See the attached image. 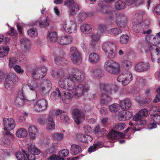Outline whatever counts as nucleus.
<instances>
[{
  "label": "nucleus",
  "instance_id": "1",
  "mask_svg": "<svg viewBox=\"0 0 160 160\" xmlns=\"http://www.w3.org/2000/svg\"><path fill=\"white\" fill-rule=\"evenodd\" d=\"M58 84L61 88L68 91L62 92V100L65 103H70L73 96L75 98L78 99L85 92H87L89 87L87 84H77L72 78L67 77H62L58 81Z\"/></svg>",
  "mask_w": 160,
  "mask_h": 160
},
{
  "label": "nucleus",
  "instance_id": "2",
  "mask_svg": "<svg viewBox=\"0 0 160 160\" xmlns=\"http://www.w3.org/2000/svg\"><path fill=\"white\" fill-rule=\"evenodd\" d=\"M97 88L100 89L101 92L100 104L103 105L110 103L112 98L107 94H109L112 92L113 86L111 84L102 82L97 83Z\"/></svg>",
  "mask_w": 160,
  "mask_h": 160
},
{
  "label": "nucleus",
  "instance_id": "3",
  "mask_svg": "<svg viewBox=\"0 0 160 160\" xmlns=\"http://www.w3.org/2000/svg\"><path fill=\"white\" fill-rule=\"evenodd\" d=\"M4 128L3 131L4 137L0 142V144L4 147H8L10 145V122L9 118L3 119Z\"/></svg>",
  "mask_w": 160,
  "mask_h": 160
},
{
  "label": "nucleus",
  "instance_id": "4",
  "mask_svg": "<svg viewBox=\"0 0 160 160\" xmlns=\"http://www.w3.org/2000/svg\"><path fill=\"white\" fill-rule=\"evenodd\" d=\"M102 48L104 52L107 54L108 58L113 59L115 58L116 45L113 42L109 41L104 42L102 44Z\"/></svg>",
  "mask_w": 160,
  "mask_h": 160
},
{
  "label": "nucleus",
  "instance_id": "5",
  "mask_svg": "<svg viewBox=\"0 0 160 160\" xmlns=\"http://www.w3.org/2000/svg\"><path fill=\"white\" fill-rule=\"evenodd\" d=\"M104 67L106 71L111 74H117L120 72L119 64L112 60L106 61L104 63Z\"/></svg>",
  "mask_w": 160,
  "mask_h": 160
},
{
  "label": "nucleus",
  "instance_id": "6",
  "mask_svg": "<svg viewBox=\"0 0 160 160\" xmlns=\"http://www.w3.org/2000/svg\"><path fill=\"white\" fill-rule=\"evenodd\" d=\"M61 25V29L67 33L71 34L76 32L77 24L73 20H71L68 21L64 20L62 22Z\"/></svg>",
  "mask_w": 160,
  "mask_h": 160
},
{
  "label": "nucleus",
  "instance_id": "7",
  "mask_svg": "<svg viewBox=\"0 0 160 160\" xmlns=\"http://www.w3.org/2000/svg\"><path fill=\"white\" fill-rule=\"evenodd\" d=\"M70 54L71 60L74 64L79 65L81 63L82 61L81 54L76 48H71Z\"/></svg>",
  "mask_w": 160,
  "mask_h": 160
},
{
  "label": "nucleus",
  "instance_id": "8",
  "mask_svg": "<svg viewBox=\"0 0 160 160\" xmlns=\"http://www.w3.org/2000/svg\"><path fill=\"white\" fill-rule=\"evenodd\" d=\"M85 74L82 71L77 68H73L71 72L69 73L68 76L63 77L72 78L75 82L74 79L76 81L79 82H82L84 78Z\"/></svg>",
  "mask_w": 160,
  "mask_h": 160
},
{
  "label": "nucleus",
  "instance_id": "9",
  "mask_svg": "<svg viewBox=\"0 0 160 160\" xmlns=\"http://www.w3.org/2000/svg\"><path fill=\"white\" fill-rule=\"evenodd\" d=\"M132 79V75L129 71L124 72L119 75L118 78V81L121 83L123 86H126L131 81Z\"/></svg>",
  "mask_w": 160,
  "mask_h": 160
},
{
  "label": "nucleus",
  "instance_id": "10",
  "mask_svg": "<svg viewBox=\"0 0 160 160\" xmlns=\"http://www.w3.org/2000/svg\"><path fill=\"white\" fill-rule=\"evenodd\" d=\"M148 114L147 109H142L136 114L133 118V120L136 122L137 125H143L146 123L144 120H141L142 118L145 117Z\"/></svg>",
  "mask_w": 160,
  "mask_h": 160
},
{
  "label": "nucleus",
  "instance_id": "11",
  "mask_svg": "<svg viewBox=\"0 0 160 160\" xmlns=\"http://www.w3.org/2000/svg\"><path fill=\"white\" fill-rule=\"evenodd\" d=\"M47 68L44 66H42L39 68L33 70L32 75L35 79H38L43 78L47 74Z\"/></svg>",
  "mask_w": 160,
  "mask_h": 160
},
{
  "label": "nucleus",
  "instance_id": "12",
  "mask_svg": "<svg viewBox=\"0 0 160 160\" xmlns=\"http://www.w3.org/2000/svg\"><path fill=\"white\" fill-rule=\"evenodd\" d=\"M119 27L124 28L127 25L128 20L126 16L122 14L117 13L114 21Z\"/></svg>",
  "mask_w": 160,
  "mask_h": 160
},
{
  "label": "nucleus",
  "instance_id": "13",
  "mask_svg": "<svg viewBox=\"0 0 160 160\" xmlns=\"http://www.w3.org/2000/svg\"><path fill=\"white\" fill-rule=\"evenodd\" d=\"M72 113L73 119L77 124L80 125L84 120L85 115L81 110L75 109L73 111Z\"/></svg>",
  "mask_w": 160,
  "mask_h": 160
},
{
  "label": "nucleus",
  "instance_id": "14",
  "mask_svg": "<svg viewBox=\"0 0 160 160\" xmlns=\"http://www.w3.org/2000/svg\"><path fill=\"white\" fill-rule=\"evenodd\" d=\"M149 50L151 53L152 61L154 62L156 59L158 62H160V48L153 47L150 46L149 47Z\"/></svg>",
  "mask_w": 160,
  "mask_h": 160
},
{
  "label": "nucleus",
  "instance_id": "15",
  "mask_svg": "<svg viewBox=\"0 0 160 160\" xmlns=\"http://www.w3.org/2000/svg\"><path fill=\"white\" fill-rule=\"evenodd\" d=\"M20 44L22 49L28 52L31 50V46L30 40L26 38H22L20 39Z\"/></svg>",
  "mask_w": 160,
  "mask_h": 160
},
{
  "label": "nucleus",
  "instance_id": "16",
  "mask_svg": "<svg viewBox=\"0 0 160 160\" xmlns=\"http://www.w3.org/2000/svg\"><path fill=\"white\" fill-rule=\"evenodd\" d=\"M106 9L101 13L105 15L111 22H114L115 18L116 16V14L117 13H116L115 11L111 6H108L107 7Z\"/></svg>",
  "mask_w": 160,
  "mask_h": 160
},
{
  "label": "nucleus",
  "instance_id": "17",
  "mask_svg": "<svg viewBox=\"0 0 160 160\" xmlns=\"http://www.w3.org/2000/svg\"><path fill=\"white\" fill-rule=\"evenodd\" d=\"M28 100L24 94L22 90L18 91V96L15 100V104L18 107H21L23 105L25 101Z\"/></svg>",
  "mask_w": 160,
  "mask_h": 160
},
{
  "label": "nucleus",
  "instance_id": "18",
  "mask_svg": "<svg viewBox=\"0 0 160 160\" xmlns=\"http://www.w3.org/2000/svg\"><path fill=\"white\" fill-rule=\"evenodd\" d=\"M150 68V64L148 62H141L137 64L135 67L136 70L139 72H145Z\"/></svg>",
  "mask_w": 160,
  "mask_h": 160
},
{
  "label": "nucleus",
  "instance_id": "19",
  "mask_svg": "<svg viewBox=\"0 0 160 160\" xmlns=\"http://www.w3.org/2000/svg\"><path fill=\"white\" fill-rule=\"evenodd\" d=\"M28 150L31 155H28V159L29 160H35V155H38L40 153V151L34 146L30 145L28 148Z\"/></svg>",
  "mask_w": 160,
  "mask_h": 160
},
{
  "label": "nucleus",
  "instance_id": "20",
  "mask_svg": "<svg viewBox=\"0 0 160 160\" xmlns=\"http://www.w3.org/2000/svg\"><path fill=\"white\" fill-rule=\"evenodd\" d=\"M48 102L44 99H41L38 100L36 103L35 107H38L36 110L37 111H41L45 110L47 107Z\"/></svg>",
  "mask_w": 160,
  "mask_h": 160
},
{
  "label": "nucleus",
  "instance_id": "21",
  "mask_svg": "<svg viewBox=\"0 0 160 160\" xmlns=\"http://www.w3.org/2000/svg\"><path fill=\"white\" fill-rule=\"evenodd\" d=\"M142 22L139 21L136 18H133L132 20L133 26L132 28V30L136 33H139L140 29H142Z\"/></svg>",
  "mask_w": 160,
  "mask_h": 160
},
{
  "label": "nucleus",
  "instance_id": "22",
  "mask_svg": "<svg viewBox=\"0 0 160 160\" xmlns=\"http://www.w3.org/2000/svg\"><path fill=\"white\" fill-rule=\"evenodd\" d=\"M120 107L124 110L128 109L132 106L131 100L128 98H125L120 101Z\"/></svg>",
  "mask_w": 160,
  "mask_h": 160
},
{
  "label": "nucleus",
  "instance_id": "23",
  "mask_svg": "<svg viewBox=\"0 0 160 160\" xmlns=\"http://www.w3.org/2000/svg\"><path fill=\"white\" fill-rule=\"evenodd\" d=\"M149 21L145 20L142 22V33L143 34L149 35L152 32V30L151 29H148L149 27Z\"/></svg>",
  "mask_w": 160,
  "mask_h": 160
},
{
  "label": "nucleus",
  "instance_id": "24",
  "mask_svg": "<svg viewBox=\"0 0 160 160\" xmlns=\"http://www.w3.org/2000/svg\"><path fill=\"white\" fill-rule=\"evenodd\" d=\"M76 139L78 140L82 141L83 142L88 143L92 140V138L91 136L89 135L80 134L77 135Z\"/></svg>",
  "mask_w": 160,
  "mask_h": 160
},
{
  "label": "nucleus",
  "instance_id": "25",
  "mask_svg": "<svg viewBox=\"0 0 160 160\" xmlns=\"http://www.w3.org/2000/svg\"><path fill=\"white\" fill-rule=\"evenodd\" d=\"M28 131L31 138L33 140L35 139L38 134L37 127L33 125H31L28 127Z\"/></svg>",
  "mask_w": 160,
  "mask_h": 160
},
{
  "label": "nucleus",
  "instance_id": "26",
  "mask_svg": "<svg viewBox=\"0 0 160 160\" xmlns=\"http://www.w3.org/2000/svg\"><path fill=\"white\" fill-rule=\"evenodd\" d=\"M125 136L124 134L116 132L114 130L111 131L108 134V137L111 139L114 140L117 138H122Z\"/></svg>",
  "mask_w": 160,
  "mask_h": 160
},
{
  "label": "nucleus",
  "instance_id": "27",
  "mask_svg": "<svg viewBox=\"0 0 160 160\" xmlns=\"http://www.w3.org/2000/svg\"><path fill=\"white\" fill-rule=\"evenodd\" d=\"M55 128V123L51 116H48L46 120V129L48 131H51Z\"/></svg>",
  "mask_w": 160,
  "mask_h": 160
},
{
  "label": "nucleus",
  "instance_id": "28",
  "mask_svg": "<svg viewBox=\"0 0 160 160\" xmlns=\"http://www.w3.org/2000/svg\"><path fill=\"white\" fill-rule=\"evenodd\" d=\"M72 41V38L69 35L63 36L58 40V42L61 44L67 45L70 43Z\"/></svg>",
  "mask_w": 160,
  "mask_h": 160
},
{
  "label": "nucleus",
  "instance_id": "29",
  "mask_svg": "<svg viewBox=\"0 0 160 160\" xmlns=\"http://www.w3.org/2000/svg\"><path fill=\"white\" fill-rule=\"evenodd\" d=\"M99 55L95 52L91 53L89 55L88 59L90 63H95L98 62L99 60Z\"/></svg>",
  "mask_w": 160,
  "mask_h": 160
},
{
  "label": "nucleus",
  "instance_id": "30",
  "mask_svg": "<svg viewBox=\"0 0 160 160\" xmlns=\"http://www.w3.org/2000/svg\"><path fill=\"white\" fill-rule=\"evenodd\" d=\"M91 37L92 40L90 43V46L92 48H96L97 46V41L99 38V34H93L91 35Z\"/></svg>",
  "mask_w": 160,
  "mask_h": 160
},
{
  "label": "nucleus",
  "instance_id": "31",
  "mask_svg": "<svg viewBox=\"0 0 160 160\" xmlns=\"http://www.w3.org/2000/svg\"><path fill=\"white\" fill-rule=\"evenodd\" d=\"M126 4L124 1L122 0L117 1L114 4V7L116 9L120 11L125 8Z\"/></svg>",
  "mask_w": 160,
  "mask_h": 160
},
{
  "label": "nucleus",
  "instance_id": "32",
  "mask_svg": "<svg viewBox=\"0 0 160 160\" xmlns=\"http://www.w3.org/2000/svg\"><path fill=\"white\" fill-rule=\"evenodd\" d=\"M51 21L50 18L47 17L45 19L41 20V18L39 19L37 22L39 23V25L41 28H45L49 26V22Z\"/></svg>",
  "mask_w": 160,
  "mask_h": 160
},
{
  "label": "nucleus",
  "instance_id": "33",
  "mask_svg": "<svg viewBox=\"0 0 160 160\" xmlns=\"http://www.w3.org/2000/svg\"><path fill=\"white\" fill-rule=\"evenodd\" d=\"M16 156L18 160H29L28 156L23 151L22 152H17L16 154Z\"/></svg>",
  "mask_w": 160,
  "mask_h": 160
},
{
  "label": "nucleus",
  "instance_id": "34",
  "mask_svg": "<svg viewBox=\"0 0 160 160\" xmlns=\"http://www.w3.org/2000/svg\"><path fill=\"white\" fill-rule=\"evenodd\" d=\"M81 150V148L80 146L73 144L71 146L70 152L72 155H75L78 154Z\"/></svg>",
  "mask_w": 160,
  "mask_h": 160
},
{
  "label": "nucleus",
  "instance_id": "35",
  "mask_svg": "<svg viewBox=\"0 0 160 160\" xmlns=\"http://www.w3.org/2000/svg\"><path fill=\"white\" fill-rule=\"evenodd\" d=\"M59 147V145L58 143H52L51 148L47 150V153L49 154L56 153L57 152L58 148Z\"/></svg>",
  "mask_w": 160,
  "mask_h": 160
},
{
  "label": "nucleus",
  "instance_id": "36",
  "mask_svg": "<svg viewBox=\"0 0 160 160\" xmlns=\"http://www.w3.org/2000/svg\"><path fill=\"white\" fill-rule=\"evenodd\" d=\"M47 39L48 41L52 42H55L56 41H57L58 40V35L57 33L55 32H49L48 35Z\"/></svg>",
  "mask_w": 160,
  "mask_h": 160
},
{
  "label": "nucleus",
  "instance_id": "37",
  "mask_svg": "<svg viewBox=\"0 0 160 160\" xmlns=\"http://www.w3.org/2000/svg\"><path fill=\"white\" fill-rule=\"evenodd\" d=\"M5 78L4 87L7 90H9L10 89V74L9 72L5 73Z\"/></svg>",
  "mask_w": 160,
  "mask_h": 160
},
{
  "label": "nucleus",
  "instance_id": "38",
  "mask_svg": "<svg viewBox=\"0 0 160 160\" xmlns=\"http://www.w3.org/2000/svg\"><path fill=\"white\" fill-rule=\"evenodd\" d=\"M27 131L23 128L19 129L16 132V135L18 138H24L27 136Z\"/></svg>",
  "mask_w": 160,
  "mask_h": 160
},
{
  "label": "nucleus",
  "instance_id": "39",
  "mask_svg": "<svg viewBox=\"0 0 160 160\" xmlns=\"http://www.w3.org/2000/svg\"><path fill=\"white\" fill-rule=\"evenodd\" d=\"M107 2L106 0H100L99 1L98 6L100 8L99 12L100 13H101L106 9V7L110 5H106Z\"/></svg>",
  "mask_w": 160,
  "mask_h": 160
},
{
  "label": "nucleus",
  "instance_id": "40",
  "mask_svg": "<svg viewBox=\"0 0 160 160\" xmlns=\"http://www.w3.org/2000/svg\"><path fill=\"white\" fill-rule=\"evenodd\" d=\"M54 62L56 64L62 65L66 64L68 63V61L66 59L59 57L55 58Z\"/></svg>",
  "mask_w": 160,
  "mask_h": 160
},
{
  "label": "nucleus",
  "instance_id": "41",
  "mask_svg": "<svg viewBox=\"0 0 160 160\" xmlns=\"http://www.w3.org/2000/svg\"><path fill=\"white\" fill-rule=\"evenodd\" d=\"M144 2V0H126V2L128 5H138L142 4Z\"/></svg>",
  "mask_w": 160,
  "mask_h": 160
},
{
  "label": "nucleus",
  "instance_id": "42",
  "mask_svg": "<svg viewBox=\"0 0 160 160\" xmlns=\"http://www.w3.org/2000/svg\"><path fill=\"white\" fill-rule=\"evenodd\" d=\"M56 91L53 92L51 94L50 98L53 100H56V99L59 98L61 96V93L59 89L57 88L55 89Z\"/></svg>",
  "mask_w": 160,
  "mask_h": 160
},
{
  "label": "nucleus",
  "instance_id": "43",
  "mask_svg": "<svg viewBox=\"0 0 160 160\" xmlns=\"http://www.w3.org/2000/svg\"><path fill=\"white\" fill-rule=\"evenodd\" d=\"M120 106L119 104L117 103H114L108 107L109 111L112 112H118L120 109Z\"/></svg>",
  "mask_w": 160,
  "mask_h": 160
},
{
  "label": "nucleus",
  "instance_id": "44",
  "mask_svg": "<svg viewBox=\"0 0 160 160\" xmlns=\"http://www.w3.org/2000/svg\"><path fill=\"white\" fill-rule=\"evenodd\" d=\"M122 32V31L121 29L118 28H112L107 31L108 34L112 35H118L121 33Z\"/></svg>",
  "mask_w": 160,
  "mask_h": 160
},
{
  "label": "nucleus",
  "instance_id": "45",
  "mask_svg": "<svg viewBox=\"0 0 160 160\" xmlns=\"http://www.w3.org/2000/svg\"><path fill=\"white\" fill-rule=\"evenodd\" d=\"M152 44L158 45L160 44V32L153 35Z\"/></svg>",
  "mask_w": 160,
  "mask_h": 160
},
{
  "label": "nucleus",
  "instance_id": "46",
  "mask_svg": "<svg viewBox=\"0 0 160 160\" xmlns=\"http://www.w3.org/2000/svg\"><path fill=\"white\" fill-rule=\"evenodd\" d=\"M92 28L88 24H83L80 27V30L83 33H86L91 32Z\"/></svg>",
  "mask_w": 160,
  "mask_h": 160
},
{
  "label": "nucleus",
  "instance_id": "47",
  "mask_svg": "<svg viewBox=\"0 0 160 160\" xmlns=\"http://www.w3.org/2000/svg\"><path fill=\"white\" fill-rule=\"evenodd\" d=\"M29 89L33 91L35 93L36 97L37 96L36 90L38 87V86L37 83L33 81L32 82L30 85L28 86Z\"/></svg>",
  "mask_w": 160,
  "mask_h": 160
},
{
  "label": "nucleus",
  "instance_id": "48",
  "mask_svg": "<svg viewBox=\"0 0 160 160\" xmlns=\"http://www.w3.org/2000/svg\"><path fill=\"white\" fill-rule=\"evenodd\" d=\"M121 65L126 69H129L132 67V63L129 60H124L122 61Z\"/></svg>",
  "mask_w": 160,
  "mask_h": 160
},
{
  "label": "nucleus",
  "instance_id": "49",
  "mask_svg": "<svg viewBox=\"0 0 160 160\" xmlns=\"http://www.w3.org/2000/svg\"><path fill=\"white\" fill-rule=\"evenodd\" d=\"M18 82V77L15 74L12 73L11 75V86L14 87Z\"/></svg>",
  "mask_w": 160,
  "mask_h": 160
},
{
  "label": "nucleus",
  "instance_id": "50",
  "mask_svg": "<svg viewBox=\"0 0 160 160\" xmlns=\"http://www.w3.org/2000/svg\"><path fill=\"white\" fill-rule=\"evenodd\" d=\"M9 50L8 47H3L0 50V57L2 58L6 56L8 53Z\"/></svg>",
  "mask_w": 160,
  "mask_h": 160
},
{
  "label": "nucleus",
  "instance_id": "51",
  "mask_svg": "<svg viewBox=\"0 0 160 160\" xmlns=\"http://www.w3.org/2000/svg\"><path fill=\"white\" fill-rule=\"evenodd\" d=\"M79 9V6L78 4H74L73 6L70 8V14L74 15L78 11Z\"/></svg>",
  "mask_w": 160,
  "mask_h": 160
},
{
  "label": "nucleus",
  "instance_id": "52",
  "mask_svg": "<svg viewBox=\"0 0 160 160\" xmlns=\"http://www.w3.org/2000/svg\"><path fill=\"white\" fill-rule=\"evenodd\" d=\"M53 137L55 140L58 141H62L64 138L63 134L60 132L54 134Z\"/></svg>",
  "mask_w": 160,
  "mask_h": 160
},
{
  "label": "nucleus",
  "instance_id": "53",
  "mask_svg": "<svg viewBox=\"0 0 160 160\" xmlns=\"http://www.w3.org/2000/svg\"><path fill=\"white\" fill-rule=\"evenodd\" d=\"M129 39V37L126 35H123L121 36L119 38V41L122 44L127 43Z\"/></svg>",
  "mask_w": 160,
  "mask_h": 160
},
{
  "label": "nucleus",
  "instance_id": "54",
  "mask_svg": "<svg viewBox=\"0 0 160 160\" xmlns=\"http://www.w3.org/2000/svg\"><path fill=\"white\" fill-rule=\"evenodd\" d=\"M28 35L30 37H35L38 35L37 29L33 28L28 30L27 31Z\"/></svg>",
  "mask_w": 160,
  "mask_h": 160
},
{
  "label": "nucleus",
  "instance_id": "55",
  "mask_svg": "<svg viewBox=\"0 0 160 160\" xmlns=\"http://www.w3.org/2000/svg\"><path fill=\"white\" fill-rule=\"evenodd\" d=\"M69 153V151L67 149H63L59 152V155L63 158L67 157Z\"/></svg>",
  "mask_w": 160,
  "mask_h": 160
},
{
  "label": "nucleus",
  "instance_id": "56",
  "mask_svg": "<svg viewBox=\"0 0 160 160\" xmlns=\"http://www.w3.org/2000/svg\"><path fill=\"white\" fill-rule=\"evenodd\" d=\"M41 84L49 89H51V82L48 80L45 79L42 82Z\"/></svg>",
  "mask_w": 160,
  "mask_h": 160
},
{
  "label": "nucleus",
  "instance_id": "57",
  "mask_svg": "<svg viewBox=\"0 0 160 160\" xmlns=\"http://www.w3.org/2000/svg\"><path fill=\"white\" fill-rule=\"evenodd\" d=\"M92 74L96 77H99L101 73V71L97 69L92 68L91 70Z\"/></svg>",
  "mask_w": 160,
  "mask_h": 160
},
{
  "label": "nucleus",
  "instance_id": "58",
  "mask_svg": "<svg viewBox=\"0 0 160 160\" xmlns=\"http://www.w3.org/2000/svg\"><path fill=\"white\" fill-rule=\"evenodd\" d=\"M100 145L99 142H97L94 144L93 146H91L88 149V152L90 153L95 151L96 150V148Z\"/></svg>",
  "mask_w": 160,
  "mask_h": 160
},
{
  "label": "nucleus",
  "instance_id": "59",
  "mask_svg": "<svg viewBox=\"0 0 160 160\" xmlns=\"http://www.w3.org/2000/svg\"><path fill=\"white\" fill-rule=\"evenodd\" d=\"M64 158L59 155L53 154L48 158L47 160H64Z\"/></svg>",
  "mask_w": 160,
  "mask_h": 160
},
{
  "label": "nucleus",
  "instance_id": "60",
  "mask_svg": "<svg viewBox=\"0 0 160 160\" xmlns=\"http://www.w3.org/2000/svg\"><path fill=\"white\" fill-rule=\"evenodd\" d=\"M125 127V124L123 122H120L117 123L115 125V128L119 130H122Z\"/></svg>",
  "mask_w": 160,
  "mask_h": 160
},
{
  "label": "nucleus",
  "instance_id": "61",
  "mask_svg": "<svg viewBox=\"0 0 160 160\" xmlns=\"http://www.w3.org/2000/svg\"><path fill=\"white\" fill-rule=\"evenodd\" d=\"M50 89L46 88L42 85L41 84L39 90L40 92L45 93L49 91Z\"/></svg>",
  "mask_w": 160,
  "mask_h": 160
},
{
  "label": "nucleus",
  "instance_id": "62",
  "mask_svg": "<svg viewBox=\"0 0 160 160\" xmlns=\"http://www.w3.org/2000/svg\"><path fill=\"white\" fill-rule=\"evenodd\" d=\"M60 118L63 122H68L69 121V118L66 114H61Z\"/></svg>",
  "mask_w": 160,
  "mask_h": 160
},
{
  "label": "nucleus",
  "instance_id": "63",
  "mask_svg": "<svg viewBox=\"0 0 160 160\" xmlns=\"http://www.w3.org/2000/svg\"><path fill=\"white\" fill-rule=\"evenodd\" d=\"M50 73L52 76L55 78H58L61 74L60 72H56L55 70H52L50 72Z\"/></svg>",
  "mask_w": 160,
  "mask_h": 160
},
{
  "label": "nucleus",
  "instance_id": "64",
  "mask_svg": "<svg viewBox=\"0 0 160 160\" xmlns=\"http://www.w3.org/2000/svg\"><path fill=\"white\" fill-rule=\"evenodd\" d=\"M153 12L154 13L160 15V4L155 7Z\"/></svg>",
  "mask_w": 160,
  "mask_h": 160
}]
</instances>
